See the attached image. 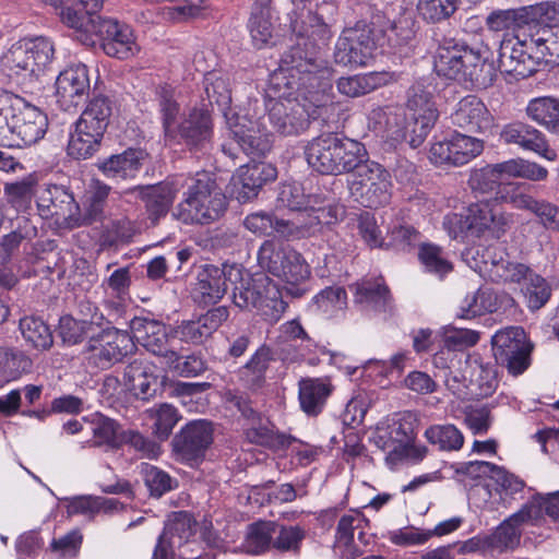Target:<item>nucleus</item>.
Listing matches in <instances>:
<instances>
[{
    "instance_id": "nucleus-1",
    "label": "nucleus",
    "mask_w": 559,
    "mask_h": 559,
    "mask_svg": "<svg viewBox=\"0 0 559 559\" xmlns=\"http://www.w3.org/2000/svg\"><path fill=\"white\" fill-rule=\"evenodd\" d=\"M290 67L281 69L271 78L270 98L266 102L267 120L274 132L298 135L310 121L320 116L325 106V92L331 90V71L312 53H302L299 47L290 50Z\"/></svg>"
},
{
    "instance_id": "nucleus-2",
    "label": "nucleus",
    "mask_w": 559,
    "mask_h": 559,
    "mask_svg": "<svg viewBox=\"0 0 559 559\" xmlns=\"http://www.w3.org/2000/svg\"><path fill=\"white\" fill-rule=\"evenodd\" d=\"M305 155L313 170L338 176L354 173L366 160L368 153L365 145L356 140L324 133L308 142Z\"/></svg>"
},
{
    "instance_id": "nucleus-3",
    "label": "nucleus",
    "mask_w": 559,
    "mask_h": 559,
    "mask_svg": "<svg viewBox=\"0 0 559 559\" xmlns=\"http://www.w3.org/2000/svg\"><path fill=\"white\" fill-rule=\"evenodd\" d=\"M227 202L216 181L207 173L190 178L186 198L173 212V216L185 224H210L226 210Z\"/></svg>"
},
{
    "instance_id": "nucleus-4",
    "label": "nucleus",
    "mask_w": 559,
    "mask_h": 559,
    "mask_svg": "<svg viewBox=\"0 0 559 559\" xmlns=\"http://www.w3.org/2000/svg\"><path fill=\"white\" fill-rule=\"evenodd\" d=\"M53 56L51 43L43 37L13 45L2 58L7 75L17 84L29 86L45 72Z\"/></svg>"
},
{
    "instance_id": "nucleus-5",
    "label": "nucleus",
    "mask_w": 559,
    "mask_h": 559,
    "mask_svg": "<svg viewBox=\"0 0 559 559\" xmlns=\"http://www.w3.org/2000/svg\"><path fill=\"white\" fill-rule=\"evenodd\" d=\"M290 28L305 46L314 48L331 36L329 20L336 12L335 0H292Z\"/></svg>"
},
{
    "instance_id": "nucleus-6",
    "label": "nucleus",
    "mask_w": 559,
    "mask_h": 559,
    "mask_svg": "<svg viewBox=\"0 0 559 559\" xmlns=\"http://www.w3.org/2000/svg\"><path fill=\"white\" fill-rule=\"evenodd\" d=\"M259 265L288 285L294 297H300L304 289L297 287L310 276V267L304 257L290 246L266 240L258 252Z\"/></svg>"
},
{
    "instance_id": "nucleus-7",
    "label": "nucleus",
    "mask_w": 559,
    "mask_h": 559,
    "mask_svg": "<svg viewBox=\"0 0 559 559\" xmlns=\"http://www.w3.org/2000/svg\"><path fill=\"white\" fill-rule=\"evenodd\" d=\"M348 181L350 195L365 207H380L390 202V174L378 163L366 158Z\"/></svg>"
},
{
    "instance_id": "nucleus-8",
    "label": "nucleus",
    "mask_w": 559,
    "mask_h": 559,
    "mask_svg": "<svg viewBox=\"0 0 559 559\" xmlns=\"http://www.w3.org/2000/svg\"><path fill=\"white\" fill-rule=\"evenodd\" d=\"M371 29L372 26L366 21H358L353 27L345 28L335 44L334 61L342 66H366L378 46Z\"/></svg>"
},
{
    "instance_id": "nucleus-9",
    "label": "nucleus",
    "mask_w": 559,
    "mask_h": 559,
    "mask_svg": "<svg viewBox=\"0 0 559 559\" xmlns=\"http://www.w3.org/2000/svg\"><path fill=\"white\" fill-rule=\"evenodd\" d=\"M491 344L497 364L506 367L511 374L518 376L527 369L532 346L522 328L510 326L498 331Z\"/></svg>"
},
{
    "instance_id": "nucleus-10",
    "label": "nucleus",
    "mask_w": 559,
    "mask_h": 559,
    "mask_svg": "<svg viewBox=\"0 0 559 559\" xmlns=\"http://www.w3.org/2000/svg\"><path fill=\"white\" fill-rule=\"evenodd\" d=\"M558 15V8L555 3L542 2L518 9L493 11L487 16L486 24L489 29L495 32L525 26L532 32L535 23L556 21Z\"/></svg>"
},
{
    "instance_id": "nucleus-11",
    "label": "nucleus",
    "mask_w": 559,
    "mask_h": 559,
    "mask_svg": "<svg viewBox=\"0 0 559 559\" xmlns=\"http://www.w3.org/2000/svg\"><path fill=\"white\" fill-rule=\"evenodd\" d=\"M134 349V341L127 331L107 329L90 340L87 359L99 369H108Z\"/></svg>"
},
{
    "instance_id": "nucleus-12",
    "label": "nucleus",
    "mask_w": 559,
    "mask_h": 559,
    "mask_svg": "<svg viewBox=\"0 0 559 559\" xmlns=\"http://www.w3.org/2000/svg\"><path fill=\"white\" fill-rule=\"evenodd\" d=\"M241 278V267L223 264H207L200 269L192 294L197 301L209 305L216 304L226 294L231 283Z\"/></svg>"
},
{
    "instance_id": "nucleus-13",
    "label": "nucleus",
    "mask_w": 559,
    "mask_h": 559,
    "mask_svg": "<svg viewBox=\"0 0 559 559\" xmlns=\"http://www.w3.org/2000/svg\"><path fill=\"white\" fill-rule=\"evenodd\" d=\"M540 63H543V53L532 48L530 35L516 43L511 40L501 43L498 59L501 72L510 74L516 80L525 79L533 75Z\"/></svg>"
},
{
    "instance_id": "nucleus-14",
    "label": "nucleus",
    "mask_w": 559,
    "mask_h": 559,
    "mask_svg": "<svg viewBox=\"0 0 559 559\" xmlns=\"http://www.w3.org/2000/svg\"><path fill=\"white\" fill-rule=\"evenodd\" d=\"M226 124L230 135L238 146L248 155H264L271 150L272 135L261 120H251L237 114H225Z\"/></svg>"
},
{
    "instance_id": "nucleus-15",
    "label": "nucleus",
    "mask_w": 559,
    "mask_h": 559,
    "mask_svg": "<svg viewBox=\"0 0 559 559\" xmlns=\"http://www.w3.org/2000/svg\"><path fill=\"white\" fill-rule=\"evenodd\" d=\"M484 151V142L477 138L456 133L449 140L430 147L429 158L436 165L463 166Z\"/></svg>"
},
{
    "instance_id": "nucleus-16",
    "label": "nucleus",
    "mask_w": 559,
    "mask_h": 559,
    "mask_svg": "<svg viewBox=\"0 0 559 559\" xmlns=\"http://www.w3.org/2000/svg\"><path fill=\"white\" fill-rule=\"evenodd\" d=\"M538 518L539 509L534 503H526L486 536L485 543L499 552L513 550L520 545L523 527Z\"/></svg>"
},
{
    "instance_id": "nucleus-17",
    "label": "nucleus",
    "mask_w": 559,
    "mask_h": 559,
    "mask_svg": "<svg viewBox=\"0 0 559 559\" xmlns=\"http://www.w3.org/2000/svg\"><path fill=\"white\" fill-rule=\"evenodd\" d=\"M96 22L98 24L93 35L100 39L102 48L107 56L128 59L139 51L133 31L129 25L105 17Z\"/></svg>"
},
{
    "instance_id": "nucleus-18",
    "label": "nucleus",
    "mask_w": 559,
    "mask_h": 559,
    "mask_svg": "<svg viewBox=\"0 0 559 559\" xmlns=\"http://www.w3.org/2000/svg\"><path fill=\"white\" fill-rule=\"evenodd\" d=\"M507 225V217L490 200L472 203L464 221V227L472 235L480 237L487 234L496 239L506 233Z\"/></svg>"
},
{
    "instance_id": "nucleus-19",
    "label": "nucleus",
    "mask_w": 559,
    "mask_h": 559,
    "mask_svg": "<svg viewBox=\"0 0 559 559\" xmlns=\"http://www.w3.org/2000/svg\"><path fill=\"white\" fill-rule=\"evenodd\" d=\"M11 117L12 136L16 135L24 145H32L44 138L48 128L47 116L37 107L16 97Z\"/></svg>"
},
{
    "instance_id": "nucleus-20",
    "label": "nucleus",
    "mask_w": 559,
    "mask_h": 559,
    "mask_svg": "<svg viewBox=\"0 0 559 559\" xmlns=\"http://www.w3.org/2000/svg\"><path fill=\"white\" fill-rule=\"evenodd\" d=\"M213 442V426L206 420L187 424L173 440L175 452L185 461H197L204 456Z\"/></svg>"
},
{
    "instance_id": "nucleus-21",
    "label": "nucleus",
    "mask_w": 559,
    "mask_h": 559,
    "mask_svg": "<svg viewBox=\"0 0 559 559\" xmlns=\"http://www.w3.org/2000/svg\"><path fill=\"white\" fill-rule=\"evenodd\" d=\"M130 329L132 338L145 347L148 352L164 359H175V349L171 347V338L165 324L147 318H134Z\"/></svg>"
},
{
    "instance_id": "nucleus-22",
    "label": "nucleus",
    "mask_w": 559,
    "mask_h": 559,
    "mask_svg": "<svg viewBox=\"0 0 559 559\" xmlns=\"http://www.w3.org/2000/svg\"><path fill=\"white\" fill-rule=\"evenodd\" d=\"M459 82L471 87L486 88L495 80V70L491 63L487 62L486 51L460 44Z\"/></svg>"
},
{
    "instance_id": "nucleus-23",
    "label": "nucleus",
    "mask_w": 559,
    "mask_h": 559,
    "mask_svg": "<svg viewBox=\"0 0 559 559\" xmlns=\"http://www.w3.org/2000/svg\"><path fill=\"white\" fill-rule=\"evenodd\" d=\"M438 118L433 104L426 100L425 106L413 110L405 127L390 128L389 138L394 142H407L413 148L420 146Z\"/></svg>"
},
{
    "instance_id": "nucleus-24",
    "label": "nucleus",
    "mask_w": 559,
    "mask_h": 559,
    "mask_svg": "<svg viewBox=\"0 0 559 559\" xmlns=\"http://www.w3.org/2000/svg\"><path fill=\"white\" fill-rule=\"evenodd\" d=\"M195 522L187 512L174 513L158 538L152 559H174L175 549L180 548L194 534Z\"/></svg>"
},
{
    "instance_id": "nucleus-25",
    "label": "nucleus",
    "mask_w": 559,
    "mask_h": 559,
    "mask_svg": "<svg viewBox=\"0 0 559 559\" xmlns=\"http://www.w3.org/2000/svg\"><path fill=\"white\" fill-rule=\"evenodd\" d=\"M90 91V78L86 66L67 68L56 80L58 102L64 109L78 106Z\"/></svg>"
},
{
    "instance_id": "nucleus-26",
    "label": "nucleus",
    "mask_w": 559,
    "mask_h": 559,
    "mask_svg": "<svg viewBox=\"0 0 559 559\" xmlns=\"http://www.w3.org/2000/svg\"><path fill=\"white\" fill-rule=\"evenodd\" d=\"M180 136L191 148H204L213 135V119L207 108H193L177 127Z\"/></svg>"
},
{
    "instance_id": "nucleus-27",
    "label": "nucleus",
    "mask_w": 559,
    "mask_h": 559,
    "mask_svg": "<svg viewBox=\"0 0 559 559\" xmlns=\"http://www.w3.org/2000/svg\"><path fill=\"white\" fill-rule=\"evenodd\" d=\"M500 139L507 144H516L523 150L532 151L548 160H555L557 154L550 150L544 134L534 127L513 122L503 127Z\"/></svg>"
},
{
    "instance_id": "nucleus-28",
    "label": "nucleus",
    "mask_w": 559,
    "mask_h": 559,
    "mask_svg": "<svg viewBox=\"0 0 559 559\" xmlns=\"http://www.w3.org/2000/svg\"><path fill=\"white\" fill-rule=\"evenodd\" d=\"M278 206L287 207L292 211L311 210L318 213L316 218L321 222L325 218V213L330 218H337L338 209L330 207L326 212L321 207L322 203L318 194H306L305 188L298 182L284 183L280 188L277 197Z\"/></svg>"
},
{
    "instance_id": "nucleus-29",
    "label": "nucleus",
    "mask_w": 559,
    "mask_h": 559,
    "mask_svg": "<svg viewBox=\"0 0 559 559\" xmlns=\"http://www.w3.org/2000/svg\"><path fill=\"white\" fill-rule=\"evenodd\" d=\"M37 206L45 217H55L56 221H72L79 205L73 195L63 187L52 185L40 191Z\"/></svg>"
},
{
    "instance_id": "nucleus-30",
    "label": "nucleus",
    "mask_w": 559,
    "mask_h": 559,
    "mask_svg": "<svg viewBox=\"0 0 559 559\" xmlns=\"http://www.w3.org/2000/svg\"><path fill=\"white\" fill-rule=\"evenodd\" d=\"M452 119L455 126L468 133L485 132L492 122V117L485 104L474 95L460 100Z\"/></svg>"
},
{
    "instance_id": "nucleus-31",
    "label": "nucleus",
    "mask_w": 559,
    "mask_h": 559,
    "mask_svg": "<svg viewBox=\"0 0 559 559\" xmlns=\"http://www.w3.org/2000/svg\"><path fill=\"white\" fill-rule=\"evenodd\" d=\"M228 314L224 306L213 308L198 320L182 322L177 326L176 333L182 341L201 344L227 320Z\"/></svg>"
},
{
    "instance_id": "nucleus-32",
    "label": "nucleus",
    "mask_w": 559,
    "mask_h": 559,
    "mask_svg": "<svg viewBox=\"0 0 559 559\" xmlns=\"http://www.w3.org/2000/svg\"><path fill=\"white\" fill-rule=\"evenodd\" d=\"M140 199L145 203L147 217L153 225L165 217L174 203L178 188L174 182H160L138 188Z\"/></svg>"
},
{
    "instance_id": "nucleus-33",
    "label": "nucleus",
    "mask_w": 559,
    "mask_h": 559,
    "mask_svg": "<svg viewBox=\"0 0 559 559\" xmlns=\"http://www.w3.org/2000/svg\"><path fill=\"white\" fill-rule=\"evenodd\" d=\"M368 25L372 26L377 45L402 46L408 43L414 35L409 22L405 17L389 20L383 13L378 12L371 16Z\"/></svg>"
},
{
    "instance_id": "nucleus-34",
    "label": "nucleus",
    "mask_w": 559,
    "mask_h": 559,
    "mask_svg": "<svg viewBox=\"0 0 559 559\" xmlns=\"http://www.w3.org/2000/svg\"><path fill=\"white\" fill-rule=\"evenodd\" d=\"M86 423L88 424V431L92 433V438L87 440L90 447H105L107 450H117L121 447L124 430H121L120 425L115 419L96 413Z\"/></svg>"
},
{
    "instance_id": "nucleus-35",
    "label": "nucleus",
    "mask_w": 559,
    "mask_h": 559,
    "mask_svg": "<svg viewBox=\"0 0 559 559\" xmlns=\"http://www.w3.org/2000/svg\"><path fill=\"white\" fill-rule=\"evenodd\" d=\"M249 31L255 47L261 48L272 38L274 14L271 0H255L251 7Z\"/></svg>"
},
{
    "instance_id": "nucleus-36",
    "label": "nucleus",
    "mask_w": 559,
    "mask_h": 559,
    "mask_svg": "<svg viewBox=\"0 0 559 559\" xmlns=\"http://www.w3.org/2000/svg\"><path fill=\"white\" fill-rule=\"evenodd\" d=\"M298 386L300 407L311 416H316L322 411L333 389L331 383L319 378L301 379Z\"/></svg>"
},
{
    "instance_id": "nucleus-37",
    "label": "nucleus",
    "mask_w": 559,
    "mask_h": 559,
    "mask_svg": "<svg viewBox=\"0 0 559 559\" xmlns=\"http://www.w3.org/2000/svg\"><path fill=\"white\" fill-rule=\"evenodd\" d=\"M123 381L136 399L147 400L156 392L157 378L142 360L135 359L126 367Z\"/></svg>"
},
{
    "instance_id": "nucleus-38",
    "label": "nucleus",
    "mask_w": 559,
    "mask_h": 559,
    "mask_svg": "<svg viewBox=\"0 0 559 559\" xmlns=\"http://www.w3.org/2000/svg\"><path fill=\"white\" fill-rule=\"evenodd\" d=\"M246 275L245 278V272L241 269V278L230 285L233 287V302L241 310H257L261 294H263L264 286L270 278L267 276L251 278L248 274Z\"/></svg>"
},
{
    "instance_id": "nucleus-39",
    "label": "nucleus",
    "mask_w": 559,
    "mask_h": 559,
    "mask_svg": "<svg viewBox=\"0 0 559 559\" xmlns=\"http://www.w3.org/2000/svg\"><path fill=\"white\" fill-rule=\"evenodd\" d=\"M558 20L559 14L556 21L535 23L533 31L530 32L531 46L543 53V62L545 63L549 62L548 57L559 58V25H551Z\"/></svg>"
},
{
    "instance_id": "nucleus-40",
    "label": "nucleus",
    "mask_w": 559,
    "mask_h": 559,
    "mask_svg": "<svg viewBox=\"0 0 559 559\" xmlns=\"http://www.w3.org/2000/svg\"><path fill=\"white\" fill-rule=\"evenodd\" d=\"M110 117V100L107 97L98 96L90 100L75 123L104 136Z\"/></svg>"
},
{
    "instance_id": "nucleus-41",
    "label": "nucleus",
    "mask_w": 559,
    "mask_h": 559,
    "mask_svg": "<svg viewBox=\"0 0 559 559\" xmlns=\"http://www.w3.org/2000/svg\"><path fill=\"white\" fill-rule=\"evenodd\" d=\"M501 171L498 164L488 165L484 168L474 169L468 179V187L476 195H488L496 193L501 195L511 188V185L501 187ZM499 197H496V200ZM501 199V197H500Z\"/></svg>"
},
{
    "instance_id": "nucleus-42",
    "label": "nucleus",
    "mask_w": 559,
    "mask_h": 559,
    "mask_svg": "<svg viewBox=\"0 0 559 559\" xmlns=\"http://www.w3.org/2000/svg\"><path fill=\"white\" fill-rule=\"evenodd\" d=\"M60 20L68 27L79 33V40L84 45H94L93 33L100 20V15H88L82 9H75L64 4L59 11Z\"/></svg>"
},
{
    "instance_id": "nucleus-43",
    "label": "nucleus",
    "mask_w": 559,
    "mask_h": 559,
    "mask_svg": "<svg viewBox=\"0 0 559 559\" xmlns=\"http://www.w3.org/2000/svg\"><path fill=\"white\" fill-rule=\"evenodd\" d=\"M142 153L129 148L121 154L112 155L99 165V169L110 178H132L141 166Z\"/></svg>"
},
{
    "instance_id": "nucleus-44",
    "label": "nucleus",
    "mask_w": 559,
    "mask_h": 559,
    "mask_svg": "<svg viewBox=\"0 0 559 559\" xmlns=\"http://www.w3.org/2000/svg\"><path fill=\"white\" fill-rule=\"evenodd\" d=\"M277 524L272 521H259L248 526L242 550L249 555H261L272 549Z\"/></svg>"
},
{
    "instance_id": "nucleus-45",
    "label": "nucleus",
    "mask_w": 559,
    "mask_h": 559,
    "mask_svg": "<svg viewBox=\"0 0 559 559\" xmlns=\"http://www.w3.org/2000/svg\"><path fill=\"white\" fill-rule=\"evenodd\" d=\"M526 114L548 131L559 132V99L554 97L534 98L528 103Z\"/></svg>"
},
{
    "instance_id": "nucleus-46",
    "label": "nucleus",
    "mask_w": 559,
    "mask_h": 559,
    "mask_svg": "<svg viewBox=\"0 0 559 559\" xmlns=\"http://www.w3.org/2000/svg\"><path fill=\"white\" fill-rule=\"evenodd\" d=\"M159 112L165 136L175 140L177 138V117L180 106L175 99V91L169 85L159 86L156 90Z\"/></svg>"
},
{
    "instance_id": "nucleus-47",
    "label": "nucleus",
    "mask_w": 559,
    "mask_h": 559,
    "mask_svg": "<svg viewBox=\"0 0 559 559\" xmlns=\"http://www.w3.org/2000/svg\"><path fill=\"white\" fill-rule=\"evenodd\" d=\"M119 501L95 496H79L71 498L67 506L69 515H83L90 520L100 512L108 513L117 509Z\"/></svg>"
},
{
    "instance_id": "nucleus-48",
    "label": "nucleus",
    "mask_w": 559,
    "mask_h": 559,
    "mask_svg": "<svg viewBox=\"0 0 559 559\" xmlns=\"http://www.w3.org/2000/svg\"><path fill=\"white\" fill-rule=\"evenodd\" d=\"M102 139V135L75 123L68 143V155L75 159L90 158L98 151Z\"/></svg>"
},
{
    "instance_id": "nucleus-49",
    "label": "nucleus",
    "mask_w": 559,
    "mask_h": 559,
    "mask_svg": "<svg viewBox=\"0 0 559 559\" xmlns=\"http://www.w3.org/2000/svg\"><path fill=\"white\" fill-rule=\"evenodd\" d=\"M460 43L453 40L440 45L435 55L433 68L439 76L459 82Z\"/></svg>"
},
{
    "instance_id": "nucleus-50",
    "label": "nucleus",
    "mask_w": 559,
    "mask_h": 559,
    "mask_svg": "<svg viewBox=\"0 0 559 559\" xmlns=\"http://www.w3.org/2000/svg\"><path fill=\"white\" fill-rule=\"evenodd\" d=\"M20 331L25 342L36 349L46 350L53 344L50 328L38 317L22 318L20 320Z\"/></svg>"
},
{
    "instance_id": "nucleus-51",
    "label": "nucleus",
    "mask_w": 559,
    "mask_h": 559,
    "mask_svg": "<svg viewBox=\"0 0 559 559\" xmlns=\"http://www.w3.org/2000/svg\"><path fill=\"white\" fill-rule=\"evenodd\" d=\"M109 191V186L98 180L93 181L86 199L84 214L81 217V222H79V218L75 219V225H91L100 221L104 217V210Z\"/></svg>"
},
{
    "instance_id": "nucleus-52",
    "label": "nucleus",
    "mask_w": 559,
    "mask_h": 559,
    "mask_svg": "<svg viewBox=\"0 0 559 559\" xmlns=\"http://www.w3.org/2000/svg\"><path fill=\"white\" fill-rule=\"evenodd\" d=\"M425 437L440 451H457L464 444L463 433L452 424L432 425L426 429Z\"/></svg>"
},
{
    "instance_id": "nucleus-53",
    "label": "nucleus",
    "mask_w": 559,
    "mask_h": 559,
    "mask_svg": "<svg viewBox=\"0 0 559 559\" xmlns=\"http://www.w3.org/2000/svg\"><path fill=\"white\" fill-rule=\"evenodd\" d=\"M287 308V304L282 298V293L277 285L271 280L266 282L263 294L257 308V311L264 320L275 323L277 322Z\"/></svg>"
},
{
    "instance_id": "nucleus-54",
    "label": "nucleus",
    "mask_w": 559,
    "mask_h": 559,
    "mask_svg": "<svg viewBox=\"0 0 559 559\" xmlns=\"http://www.w3.org/2000/svg\"><path fill=\"white\" fill-rule=\"evenodd\" d=\"M497 164L502 176L531 181H543L548 177V170L545 167L523 158H512Z\"/></svg>"
},
{
    "instance_id": "nucleus-55",
    "label": "nucleus",
    "mask_w": 559,
    "mask_h": 559,
    "mask_svg": "<svg viewBox=\"0 0 559 559\" xmlns=\"http://www.w3.org/2000/svg\"><path fill=\"white\" fill-rule=\"evenodd\" d=\"M272 360V350L270 347L261 346L243 366L241 370L242 379L253 389L260 388L265 381V372Z\"/></svg>"
},
{
    "instance_id": "nucleus-56",
    "label": "nucleus",
    "mask_w": 559,
    "mask_h": 559,
    "mask_svg": "<svg viewBox=\"0 0 559 559\" xmlns=\"http://www.w3.org/2000/svg\"><path fill=\"white\" fill-rule=\"evenodd\" d=\"M418 258L427 272L437 274L440 277L452 271V263L440 246L421 243Z\"/></svg>"
},
{
    "instance_id": "nucleus-57",
    "label": "nucleus",
    "mask_w": 559,
    "mask_h": 559,
    "mask_svg": "<svg viewBox=\"0 0 559 559\" xmlns=\"http://www.w3.org/2000/svg\"><path fill=\"white\" fill-rule=\"evenodd\" d=\"M204 91L211 105H217L225 114L231 103L230 83L227 78L209 73L204 80Z\"/></svg>"
},
{
    "instance_id": "nucleus-58",
    "label": "nucleus",
    "mask_w": 559,
    "mask_h": 559,
    "mask_svg": "<svg viewBox=\"0 0 559 559\" xmlns=\"http://www.w3.org/2000/svg\"><path fill=\"white\" fill-rule=\"evenodd\" d=\"M525 286L522 288L527 307L531 310L543 308L551 296V287L540 275L532 272L527 275Z\"/></svg>"
},
{
    "instance_id": "nucleus-59",
    "label": "nucleus",
    "mask_w": 559,
    "mask_h": 559,
    "mask_svg": "<svg viewBox=\"0 0 559 559\" xmlns=\"http://www.w3.org/2000/svg\"><path fill=\"white\" fill-rule=\"evenodd\" d=\"M390 300L389 288L380 282L366 281L355 286V301L371 305L376 309H385Z\"/></svg>"
},
{
    "instance_id": "nucleus-60",
    "label": "nucleus",
    "mask_w": 559,
    "mask_h": 559,
    "mask_svg": "<svg viewBox=\"0 0 559 559\" xmlns=\"http://www.w3.org/2000/svg\"><path fill=\"white\" fill-rule=\"evenodd\" d=\"M496 309L497 298L495 294L489 290H478L466 297L457 316L462 319H472L487 312H493Z\"/></svg>"
},
{
    "instance_id": "nucleus-61",
    "label": "nucleus",
    "mask_w": 559,
    "mask_h": 559,
    "mask_svg": "<svg viewBox=\"0 0 559 559\" xmlns=\"http://www.w3.org/2000/svg\"><path fill=\"white\" fill-rule=\"evenodd\" d=\"M469 368L473 372L472 383L477 385L478 395L488 396L497 386V371L490 364H485L480 358H474L469 361Z\"/></svg>"
},
{
    "instance_id": "nucleus-62",
    "label": "nucleus",
    "mask_w": 559,
    "mask_h": 559,
    "mask_svg": "<svg viewBox=\"0 0 559 559\" xmlns=\"http://www.w3.org/2000/svg\"><path fill=\"white\" fill-rule=\"evenodd\" d=\"M237 173L259 192L264 185L276 179L277 170L269 163L259 162L239 167Z\"/></svg>"
},
{
    "instance_id": "nucleus-63",
    "label": "nucleus",
    "mask_w": 559,
    "mask_h": 559,
    "mask_svg": "<svg viewBox=\"0 0 559 559\" xmlns=\"http://www.w3.org/2000/svg\"><path fill=\"white\" fill-rule=\"evenodd\" d=\"M243 226L254 235L270 236L274 231L284 233L286 223L273 217L270 213L260 211L247 215Z\"/></svg>"
},
{
    "instance_id": "nucleus-64",
    "label": "nucleus",
    "mask_w": 559,
    "mask_h": 559,
    "mask_svg": "<svg viewBox=\"0 0 559 559\" xmlns=\"http://www.w3.org/2000/svg\"><path fill=\"white\" fill-rule=\"evenodd\" d=\"M306 534L299 526L278 525L273 537L272 548L280 552H294L300 550Z\"/></svg>"
}]
</instances>
